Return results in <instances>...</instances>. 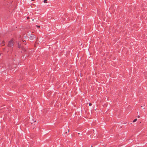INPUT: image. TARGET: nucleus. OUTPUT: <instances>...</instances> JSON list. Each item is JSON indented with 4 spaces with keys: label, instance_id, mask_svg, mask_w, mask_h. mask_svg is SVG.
<instances>
[{
    "label": "nucleus",
    "instance_id": "nucleus-1",
    "mask_svg": "<svg viewBox=\"0 0 147 147\" xmlns=\"http://www.w3.org/2000/svg\"><path fill=\"white\" fill-rule=\"evenodd\" d=\"M13 46V41L11 40L8 43L7 46L9 47L12 48Z\"/></svg>",
    "mask_w": 147,
    "mask_h": 147
},
{
    "label": "nucleus",
    "instance_id": "nucleus-2",
    "mask_svg": "<svg viewBox=\"0 0 147 147\" xmlns=\"http://www.w3.org/2000/svg\"><path fill=\"white\" fill-rule=\"evenodd\" d=\"M16 67V65H13L12 66H11L10 65H9V67L10 69H11Z\"/></svg>",
    "mask_w": 147,
    "mask_h": 147
},
{
    "label": "nucleus",
    "instance_id": "nucleus-3",
    "mask_svg": "<svg viewBox=\"0 0 147 147\" xmlns=\"http://www.w3.org/2000/svg\"><path fill=\"white\" fill-rule=\"evenodd\" d=\"M36 37L34 35H32L30 36V40H32L34 39Z\"/></svg>",
    "mask_w": 147,
    "mask_h": 147
},
{
    "label": "nucleus",
    "instance_id": "nucleus-4",
    "mask_svg": "<svg viewBox=\"0 0 147 147\" xmlns=\"http://www.w3.org/2000/svg\"><path fill=\"white\" fill-rule=\"evenodd\" d=\"M18 47L19 48H20L21 47V45L20 44L18 43Z\"/></svg>",
    "mask_w": 147,
    "mask_h": 147
},
{
    "label": "nucleus",
    "instance_id": "nucleus-5",
    "mask_svg": "<svg viewBox=\"0 0 147 147\" xmlns=\"http://www.w3.org/2000/svg\"><path fill=\"white\" fill-rule=\"evenodd\" d=\"M51 94V93L50 92H49L47 93V96L49 97Z\"/></svg>",
    "mask_w": 147,
    "mask_h": 147
},
{
    "label": "nucleus",
    "instance_id": "nucleus-6",
    "mask_svg": "<svg viewBox=\"0 0 147 147\" xmlns=\"http://www.w3.org/2000/svg\"><path fill=\"white\" fill-rule=\"evenodd\" d=\"M47 0H44V1H43V2L44 3H47Z\"/></svg>",
    "mask_w": 147,
    "mask_h": 147
},
{
    "label": "nucleus",
    "instance_id": "nucleus-7",
    "mask_svg": "<svg viewBox=\"0 0 147 147\" xmlns=\"http://www.w3.org/2000/svg\"><path fill=\"white\" fill-rule=\"evenodd\" d=\"M22 49L24 51H25V49L24 48L22 47Z\"/></svg>",
    "mask_w": 147,
    "mask_h": 147
},
{
    "label": "nucleus",
    "instance_id": "nucleus-8",
    "mask_svg": "<svg viewBox=\"0 0 147 147\" xmlns=\"http://www.w3.org/2000/svg\"><path fill=\"white\" fill-rule=\"evenodd\" d=\"M137 120V119H134V120H133V122H135Z\"/></svg>",
    "mask_w": 147,
    "mask_h": 147
},
{
    "label": "nucleus",
    "instance_id": "nucleus-9",
    "mask_svg": "<svg viewBox=\"0 0 147 147\" xmlns=\"http://www.w3.org/2000/svg\"><path fill=\"white\" fill-rule=\"evenodd\" d=\"M36 26L38 28H40V26L38 25H36Z\"/></svg>",
    "mask_w": 147,
    "mask_h": 147
},
{
    "label": "nucleus",
    "instance_id": "nucleus-10",
    "mask_svg": "<svg viewBox=\"0 0 147 147\" xmlns=\"http://www.w3.org/2000/svg\"><path fill=\"white\" fill-rule=\"evenodd\" d=\"M89 105L90 106H91L92 105V104L91 103H90L89 104Z\"/></svg>",
    "mask_w": 147,
    "mask_h": 147
},
{
    "label": "nucleus",
    "instance_id": "nucleus-11",
    "mask_svg": "<svg viewBox=\"0 0 147 147\" xmlns=\"http://www.w3.org/2000/svg\"><path fill=\"white\" fill-rule=\"evenodd\" d=\"M22 41L23 42H26V40H22Z\"/></svg>",
    "mask_w": 147,
    "mask_h": 147
},
{
    "label": "nucleus",
    "instance_id": "nucleus-12",
    "mask_svg": "<svg viewBox=\"0 0 147 147\" xmlns=\"http://www.w3.org/2000/svg\"><path fill=\"white\" fill-rule=\"evenodd\" d=\"M30 18L29 17H27V19H29Z\"/></svg>",
    "mask_w": 147,
    "mask_h": 147
},
{
    "label": "nucleus",
    "instance_id": "nucleus-13",
    "mask_svg": "<svg viewBox=\"0 0 147 147\" xmlns=\"http://www.w3.org/2000/svg\"><path fill=\"white\" fill-rule=\"evenodd\" d=\"M140 116H139V115H138V118H140Z\"/></svg>",
    "mask_w": 147,
    "mask_h": 147
},
{
    "label": "nucleus",
    "instance_id": "nucleus-14",
    "mask_svg": "<svg viewBox=\"0 0 147 147\" xmlns=\"http://www.w3.org/2000/svg\"><path fill=\"white\" fill-rule=\"evenodd\" d=\"M69 129L68 130V132H69Z\"/></svg>",
    "mask_w": 147,
    "mask_h": 147
},
{
    "label": "nucleus",
    "instance_id": "nucleus-15",
    "mask_svg": "<svg viewBox=\"0 0 147 147\" xmlns=\"http://www.w3.org/2000/svg\"><path fill=\"white\" fill-rule=\"evenodd\" d=\"M33 123L32 122V123H31V124H33Z\"/></svg>",
    "mask_w": 147,
    "mask_h": 147
},
{
    "label": "nucleus",
    "instance_id": "nucleus-16",
    "mask_svg": "<svg viewBox=\"0 0 147 147\" xmlns=\"http://www.w3.org/2000/svg\"><path fill=\"white\" fill-rule=\"evenodd\" d=\"M36 122V121H34V122Z\"/></svg>",
    "mask_w": 147,
    "mask_h": 147
},
{
    "label": "nucleus",
    "instance_id": "nucleus-17",
    "mask_svg": "<svg viewBox=\"0 0 147 147\" xmlns=\"http://www.w3.org/2000/svg\"><path fill=\"white\" fill-rule=\"evenodd\" d=\"M67 133V132H65V134H66Z\"/></svg>",
    "mask_w": 147,
    "mask_h": 147
},
{
    "label": "nucleus",
    "instance_id": "nucleus-18",
    "mask_svg": "<svg viewBox=\"0 0 147 147\" xmlns=\"http://www.w3.org/2000/svg\"><path fill=\"white\" fill-rule=\"evenodd\" d=\"M78 134H80V133H78Z\"/></svg>",
    "mask_w": 147,
    "mask_h": 147
},
{
    "label": "nucleus",
    "instance_id": "nucleus-19",
    "mask_svg": "<svg viewBox=\"0 0 147 147\" xmlns=\"http://www.w3.org/2000/svg\"><path fill=\"white\" fill-rule=\"evenodd\" d=\"M34 0H32V1H34Z\"/></svg>",
    "mask_w": 147,
    "mask_h": 147
},
{
    "label": "nucleus",
    "instance_id": "nucleus-20",
    "mask_svg": "<svg viewBox=\"0 0 147 147\" xmlns=\"http://www.w3.org/2000/svg\"><path fill=\"white\" fill-rule=\"evenodd\" d=\"M4 42V41H3L2 42Z\"/></svg>",
    "mask_w": 147,
    "mask_h": 147
},
{
    "label": "nucleus",
    "instance_id": "nucleus-21",
    "mask_svg": "<svg viewBox=\"0 0 147 147\" xmlns=\"http://www.w3.org/2000/svg\"><path fill=\"white\" fill-rule=\"evenodd\" d=\"M142 107V106H141V107Z\"/></svg>",
    "mask_w": 147,
    "mask_h": 147
},
{
    "label": "nucleus",
    "instance_id": "nucleus-22",
    "mask_svg": "<svg viewBox=\"0 0 147 147\" xmlns=\"http://www.w3.org/2000/svg\"><path fill=\"white\" fill-rule=\"evenodd\" d=\"M92 147V146H91V147Z\"/></svg>",
    "mask_w": 147,
    "mask_h": 147
}]
</instances>
